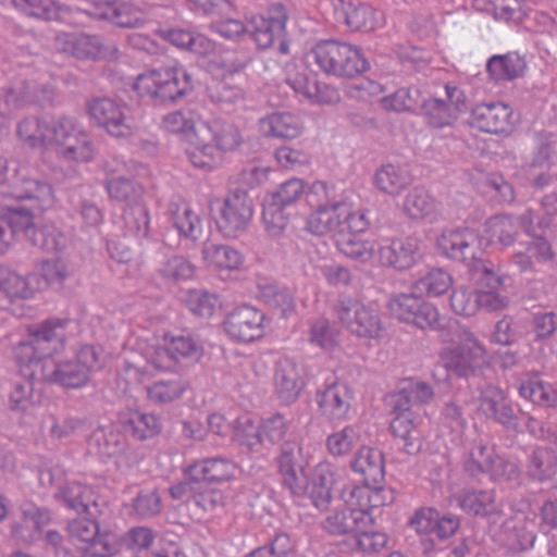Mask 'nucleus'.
Here are the masks:
<instances>
[{
	"mask_svg": "<svg viewBox=\"0 0 557 557\" xmlns=\"http://www.w3.org/2000/svg\"><path fill=\"white\" fill-rule=\"evenodd\" d=\"M301 446L294 442L285 443L276 458V471L281 483L295 497L308 496L311 505L325 511L333 499V492L338 484V474L330 461H321L311 470L305 484L302 481L304 466L297 463Z\"/></svg>",
	"mask_w": 557,
	"mask_h": 557,
	"instance_id": "obj_1",
	"label": "nucleus"
},
{
	"mask_svg": "<svg viewBox=\"0 0 557 557\" xmlns=\"http://www.w3.org/2000/svg\"><path fill=\"white\" fill-rule=\"evenodd\" d=\"M350 470L362 478V485L350 486L343 492L348 505L360 506L362 510H375L396 500L394 488L380 485L385 480L383 453L374 447L361 446L350 461Z\"/></svg>",
	"mask_w": 557,
	"mask_h": 557,
	"instance_id": "obj_2",
	"label": "nucleus"
},
{
	"mask_svg": "<svg viewBox=\"0 0 557 557\" xmlns=\"http://www.w3.org/2000/svg\"><path fill=\"white\" fill-rule=\"evenodd\" d=\"M71 324L67 318H50L30 326L29 339L14 349L20 372L25 376L37 375V370L45 366L42 360L64 348Z\"/></svg>",
	"mask_w": 557,
	"mask_h": 557,
	"instance_id": "obj_3",
	"label": "nucleus"
},
{
	"mask_svg": "<svg viewBox=\"0 0 557 557\" xmlns=\"http://www.w3.org/2000/svg\"><path fill=\"white\" fill-rule=\"evenodd\" d=\"M104 356L100 347L84 345L72 357L60 359L40 368L42 380L64 388H82L88 384L90 375L102 369Z\"/></svg>",
	"mask_w": 557,
	"mask_h": 557,
	"instance_id": "obj_4",
	"label": "nucleus"
},
{
	"mask_svg": "<svg viewBox=\"0 0 557 557\" xmlns=\"http://www.w3.org/2000/svg\"><path fill=\"white\" fill-rule=\"evenodd\" d=\"M136 91L154 103L173 102L191 89L190 75L183 66L153 69L137 76Z\"/></svg>",
	"mask_w": 557,
	"mask_h": 557,
	"instance_id": "obj_5",
	"label": "nucleus"
},
{
	"mask_svg": "<svg viewBox=\"0 0 557 557\" xmlns=\"http://www.w3.org/2000/svg\"><path fill=\"white\" fill-rule=\"evenodd\" d=\"M311 55L322 71L336 76L354 77L367 72L370 66L361 48L335 39L315 44L311 48Z\"/></svg>",
	"mask_w": 557,
	"mask_h": 557,
	"instance_id": "obj_6",
	"label": "nucleus"
},
{
	"mask_svg": "<svg viewBox=\"0 0 557 557\" xmlns=\"http://www.w3.org/2000/svg\"><path fill=\"white\" fill-rule=\"evenodd\" d=\"M441 362L459 376H469L486 363V350L467 327L459 329L440 352Z\"/></svg>",
	"mask_w": 557,
	"mask_h": 557,
	"instance_id": "obj_7",
	"label": "nucleus"
},
{
	"mask_svg": "<svg viewBox=\"0 0 557 557\" xmlns=\"http://www.w3.org/2000/svg\"><path fill=\"white\" fill-rule=\"evenodd\" d=\"M386 310L398 322L421 330H437L441 325V313L436 305L414 294L391 296Z\"/></svg>",
	"mask_w": 557,
	"mask_h": 557,
	"instance_id": "obj_8",
	"label": "nucleus"
},
{
	"mask_svg": "<svg viewBox=\"0 0 557 557\" xmlns=\"http://www.w3.org/2000/svg\"><path fill=\"white\" fill-rule=\"evenodd\" d=\"M343 227L360 231L364 227L362 216L354 214V208L348 202H334L330 207L314 209L307 220V230L313 235L331 234L338 240Z\"/></svg>",
	"mask_w": 557,
	"mask_h": 557,
	"instance_id": "obj_9",
	"label": "nucleus"
},
{
	"mask_svg": "<svg viewBox=\"0 0 557 557\" xmlns=\"http://www.w3.org/2000/svg\"><path fill=\"white\" fill-rule=\"evenodd\" d=\"M469 281L476 287L479 310L497 312L506 309L509 299L499 293L504 286V277L497 273L491 261L474 260L470 265Z\"/></svg>",
	"mask_w": 557,
	"mask_h": 557,
	"instance_id": "obj_10",
	"label": "nucleus"
},
{
	"mask_svg": "<svg viewBox=\"0 0 557 557\" xmlns=\"http://www.w3.org/2000/svg\"><path fill=\"white\" fill-rule=\"evenodd\" d=\"M335 312L338 322L352 335L375 339L382 334L383 324L377 311L358 299H341Z\"/></svg>",
	"mask_w": 557,
	"mask_h": 557,
	"instance_id": "obj_11",
	"label": "nucleus"
},
{
	"mask_svg": "<svg viewBox=\"0 0 557 557\" xmlns=\"http://www.w3.org/2000/svg\"><path fill=\"white\" fill-rule=\"evenodd\" d=\"M288 13L285 5L276 3L270 5L262 14L250 18L247 29L256 45L262 49L272 47L280 41V50L288 52V44L284 40Z\"/></svg>",
	"mask_w": 557,
	"mask_h": 557,
	"instance_id": "obj_12",
	"label": "nucleus"
},
{
	"mask_svg": "<svg viewBox=\"0 0 557 557\" xmlns=\"http://www.w3.org/2000/svg\"><path fill=\"white\" fill-rule=\"evenodd\" d=\"M125 111L126 107L108 97L94 98L87 102L90 119L114 137H128L133 134L134 120Z\"/></svg>",
	"mask_w": 557,
	"mask_h": 557,
	"instance_id": "obj_13",
	"label": "nucleus"
},
{
	"mask_svg": "<svg viewBox=\"0 0 557 557\" xmlns=\"http://www.w3.org/2000/svg\"><path fill=\"white\" fill-rule=\"evenodd\" d=\"M58 49L81 60H114L119 49L97 35L61 34L57 37Z\"/></svg>",
	"mask_w": 557,
	"mask_h": 557,
	"instance_id": "obj_14",
	"label": "nucleus"
},
{
	"mask_svg": "<svg viewBox=\"0 0 557 557\" xmlns=\"http://www.w3.org/2000/svg\"><path fill=\"white\" fill-rule=\"evenodd\" d=\"M201 356L202 347L197 341L190 335H177L156 349L151 362L157 369L173 370L176 366L195 363Z\"/></svg>",
	"mask_w": 557,
	"mask_h": 557,
	"instance_id": "obj_15",
	"label": "nucleus"
},
{
	"mask_svg": "<svg viewBox=\"0 0 557 557\" xmlns=\"http://www.w3.org/2000/svg\"><path fill=\"white\" fill-rule=\"evenodd\" d=\"M410 525L417 534H435L437 540L446 541L460 529V518L454 513L441 515L435 508H421L413 512Z\"/></svg>",
	"mask_w": 557,
	"mask_h": 557,
	"instance_id": "obj_16",
	"label": "nucleus"
},
{
	"mask_svg": "<svg viewBox=\"0 0 557 557\" xmlns=\"http://www.w3.org/2000/svg\"><path fill=\"white\" fill-rule=\"evenodd\" d=\"M467 469L472 474L487 473L493 480H510L518 475L517 465L497 456L491 446L472 448Z\"/></svg>",
	"mask_w": 557,
	"mask_h": 557,
	"instance_id": "obj_17",
	"label": "nucleus"
},
{
	"mask_svg": "<svg viewBox=\"0 0 557 557\" xmlns=\"http://www.w3.org/2000/svg\"><path fill=\"white\" fill-rule=\"evenodd\" d=\"M472 126L486 134H507L512 126V110L503 102L479 103L472 110Z\"/></svg>",
	"mask_w": 557,
	"mask_h": 557,
	"instance_id": "obj_18",
	"label": "nucleus"
},
{
	"mask_svg": "<svg viewBox=\"0 0 557 557\" xmlns=\"http://www.w3.org/2000/svg\"><path fill=\"white\" fill-rule=\"evenodd\" d=\"M352 393L345 383H333L317 393L315 403L321 416L329 421L348 418Z\"/></svg>",
	"mask_w": 557,
	"mask_h": 557,
	"instance_id": "obj_19",
	"label": "nucleus"
},
{
	"mask_svg": "<svg viewBox=\"0 0 557 557\" xmlns=\"http://www.w3.org/2000/svg\"><path fill=\"white\" fill-rule=\"evenodd\" d=\"M479 236L471 230L449 231L443 233L437 239V247L449 259L468 263V268L474 260H482L474 255V243Z\"/></svg>",
	"mask_w": 557,
	"mask_h": 557,
	"instance_id": "obj_20",
	"label": "nucleus"
},
{
	"mask_svg": "<svg viewBox=\"0 0 557 557\" xmlns=\"http://www.w3.org/2000/svg\"><path fill=\"white\" fill-rule=\"evenodd\" d=\"M420 242L417 237H401L381 247L379 259L382 264L391 265L396 270H408L420 259Z\"/></svg>",
	"mask_w": 557,
	"mask_h": 557,
	"instance_id": "obj_21",
	"label": "nucleus"
},
{
	"mask_svg": "<svg viewBox=\"0 0 557 557\" xmlns=\"http://www.w3.org/2000/svg\"><path fill=\"white\" fill-rule=\"evenodd\" d=\"M520 224L513 216L496 215L484 223L483 234L479 237V244L483 248L499 245L509 247L516 240Z\"/></svg>",
	"mask_w": 557,
	"mask_h": 557,
	"instance_id": "obj_22",
	"label": "nucleus"
},
{
	"mask_svg": "<svg viewBox=\"0 0 557 557\" xmlns=\"http://www.w3.org/2000/svg\"><path fill=\"white\" fill-rule=\"evenodd\" d=\"M354 214L361 216L364 227L360 231L343 227V231L338 233L336 246L348 258L367 261L373 257L375 249L373 243L364 242L361 237L362 233L369 228L370 221L362 210L354 209Z\"/></svg>",
	"mask_w": 557,
	"mask_h": 557,
	"instance_id": "obj_23",
	"label": "nucleus"
},
{
	"mask_svg": "<svg viewBox=\"0 0 557 557\" xmlns=\"http://www.w3.org/2000/svg\"><path fill=\"white\" fill-rule=\"evenodd\" d=\"M518 392L521 398L534 406L557 407V388L552 383L543 380L539 372H528L522 376Z\"/></svg>",
	"mask_w": 557,
	"mask_h": 557,
	"instance_id": "obj_24",
	"label": "nucleus"
},
{
	"mask_svg": "<svg viewBox=\"0 0 557 557\" xmlns=\"http://www.w3.org/2000/svg\"><path fill=\"white\" fill-rule=\"evenodd\" d=\"M244 191L240 188L231 190L224 200L218 220L219 230L225 237L239 238L244 234Z\"/></svg>",
	"mask_w": 557,
	"mask_h": 557,
	"instance_id": "obj_25",
	"label": "nucleus"
},
{
	"mask_svg": "<svg viewBox=\"0 0 557 557\" xmlns=\"http://www.w3.org/2000/svg\"><path fill=\"white\" fill-rule=\"evenodd\" d=\"M479 410L484 417L494 419L508 428L517 422L513 408L509 404L506 394L494 385H490L482 391Z\"/></svg>",
	"mask_w": 557,
	"mask_h": 557,
	"instance_id": "obj_26",
	"label": "nucleus"
},
{
	"mask_svg": "<svg viewBox=\"0 0 557 557\" xmlns=\"http://www.w3.org/2000/svg\"><path fill=\"white\" fill-rule=\"evenodd\" d=\"M527 71V61L516 51L496 54L486 61L488 78L495 83L512 82Z\"/></svg>",
	"mask_w": 557,
	"mask_h": 557,
	"instance_id": "obj_27",
	"label": "nucleus"
},
{
	"mask_svg": "<svg viewBox=\"0 0 557 557\" xmlns=\"http://www.w3.org/2000/svg\"><path fill=\"white\" fill-rule=\"evenodd\" d=\"M94 18L110 21L124 28L140 27L147 21L146 14L140 9L121 0L104 3L100 11L94 13Z\"/></svg>",
	"mask_w": 557,
	"mask_h": 557,
	"instance_id": "obj_28",
	"label": "nucleus"
},
{
	"mask_svg": "<svg viewBox=\"0 0 557 557\" xmlns=\"http://www.w3.org/2000/svg\"><path fill=\"white\" fill-rule=\"evenodd\" d=\"M288 84L297 95L317 103H333L339 99L337 89L321 85L313 73H298L288 78Z\"/></svg>",
	"mask_w": 557,
	"mask_h": 557,
	"instance_id": "obj_29",
	"label": "nucleus"
},
{
	"mask_svg": "<svg viewBox=\"0 0 557 557\" xmlns=\"http://www.w3.org/2000/svg\"><path fill=\"white\" fill-rule=\"evenodd\" d=\"M13 188L14 197L32 201L34 209L44 211L52 207L54 202L52 187L47 182L22 176Z\"/></svg>",
	"mask_w": 557,
	"mask_h": 557,
	"instance_id": "obj_30",
	"label": "nucleus"
},
{
	"mask_svg": "<svg viewBox=\"0 0 557 557\" xmlns=\"http://www.w3.org/2000/svg\"><path fill=\"white\" fill-rule=\"evenodd\" d=\"M57 497L67 508L77 512L95 517L98 511V504L92 488L79 482L67 483L59 491Z\"/></svg>",
	"mask_w": 557,
	"mask_h": 557,
	"instance_id": "obj_31",
	"label": "nucleus"
},
{
	"mask_svg": "<svg viewBox=\"0 0 557 557\" xmlns=\"http://www.w3.org/2000/svg\"><path fill=\"white\" fill-rule=\"evenodd\" d=\"M405 214L414 220L436 221L440 216L438 203L430 193L421 187L412 189L404 199Z\"/></svg>",
	"mask_w": 557,
	"mask_h": 557,
	"instance_id": "obj_32",
	"label": "nucleus"
},
{
	"mask_svg": "<svg viewBox=\"0 0 557 557\" xmlns=\"http://www.w3.org/2000/svg\"><path fill=\"white\" fill-rule=\"evenodd\" d=\"M263 135L283 139H295L300 136L302 125L299 117L288 112H276L261 121Z\"/></svg>",
	"mask_w": 557,
	"mask_h": 557,
	"instance_id": "obj_33",
	"label": "nucleus"
},
{
	"mask_svg": "<svg viewBox=\"0 0 557 557\" xmlns=\"http://www.w3.org/2000/svg\"><path fill=\"white\" fill-rule=\"evenodd\" d=\"M371 512H363L361 518V525H358L354 533V541L356 549L363 554H376L385 549L387 544V535L383 531L374 529L375 520L370 515Z\"/></svg>",
	"mask_w": 557,
	"mask_h": 557,
	"instance_id": "obj_34",
	"label": "nucleus"
},
{
	"mask_svg": "<svg viewBox=\"0 0 557 557\" xmlns=\"http://www.w3.org/2000/svg\"><path fill=\"white\" fill-rule=\"evenodd\" d=\"M454 285L453 275L440 268L424 272L412 283V289L421 296L437 298L447 294Z\"/></svg>",
	"mask_w": 557,
	"mask_h": 557,
	"instance_id": "obj_35",
	"label": "nucleus"
},
{
	"mask_svg": "<svg viewBox=\"0 0 557 557\" xmlns=\"http://www.w3.org/2000/svg\"><path fill=\"white\" fill-rule=\"evenodd\" d=\"M345 21L352 32H374L386 24L383 12L368 4L348 5Z\"/></svg>",
	"mask_w": 557,
	"mask_h": 557,
	"instance_id": "obj_36",
	"label": "nucleus"
},
{
	"mask_svg": "<svg viewBox=\"0 0 557 557\" xmlns=\"http://www.w3.org/2000/svg\"><path fill=\"white\" fill-rule=\"evenodd\" d=\"M301 375L296 363L284 359L276 370V392L285 404L294 403L301 392Z\"/></svg>",
	"mask_w": 557,
	"mask_h": 557,
	"instance_id": "obj_37",
	"label": "nucleus"
},
{
	"mask_svg": "<svg viewBox=\"0 0 557 557\" xmlns=\"http://www.w3.org/2000/svg\"><path fill=\"white\" fill-rule=\"evenodd\" d=\"M392 433L401 438L408 453L417 451L421 444L417 422L410 408L395 407V417L391 421Z\"/></svg>",
	"mask_w": 557,
	"mask_h": 557,
	"instance_id": "obj_38",
	"label": "nucleus"
},
{
	"mask_svg": "<svg viewBox=\"0 0 557 557\" xmlns=\"http://www.w3.org/2000/svg\"><path fill=\"white\" fill-rule=\"evenodd\" d=\"M412 182L407 166L385 164L375 172L374 185L385 194L399 195Z\"/></svg>",
	"mask_w": 557,
	"mask_h": 557,
	"instance_id": "obj_39",
	"label": "nucleus"
},
{
	"mask_svg": "<svg viewBox=\"0 0 557 557\" xmlns=\"http://www.w3.org/2000/svg\"><path fill=\"white\" fill-rule=\"evenodd\" d=\"M347 505L343 510L334 511L326 516L323 522V530L329 534H351L354 536L358 525H362V513L372 510H362L361 507Z\"/></svg>",
	"mask_w": 557,
	"mask_h": 557,
	"instance_id": "obj_40",
	"label": "nucleus"
},
{
	"mask_svg": "<svg viewBox=\"0 0 557 557\" xmlns=\"http://www.w3.org/2000/svg\"><path fill=\"white\" fill-rule=\"evenodd\" d=\"M202 260L208 267L239 273L242 253L228 245L205 243Z\"/></svg>",
	"mask_w": 557,
	"mask_h": 557,
	"instance_id": "obj_41",
	"label": "nucleus"
},
{
	"mask_svg": "<svg viewBox=\"0 0 557 557\" xmlns=\"http://www.w3.org/2000/svg\"><path fill=\"white\" fill-rule=\"evenodd\" d=\"M121 423L124 432L138 441L156 436L162 428L158 417L140 411H132L124 416Z\"/></svg>",
	"mask_w": 557,
	"mask_h": 557,
	"instance_id": "obj_42",
	"label": "nucleus"
},
{
	"mask_svg": "<svg viewBox=\"0 0 557 557\" xmlns=\"http://www.w3.org/2000/svg\"><path fill=\"white\" fill-rule=\"evenodd\" d=\"M125 446L124 436L113 430L96 429L88 438V450L100 457H114L121 454Z\"/></svg>",
	"mask_w": 557,
	"mask_h": 557,
	"instance_id": "obj_43",
	"label": "nucleus"
},
{
	"mask_svg": "<svg viewBox=\"0 0 557 557\" xmlns=\"http://www.w3.org/2000/svg\"><path fill=\"white\" fill-rule=\"evenodd\" d=\"M169 215L173 226L178 231L180 235L197 240L201 234L200 220L185 202H171L169 205Z\"/></svg>",
	"mask_w": 557,
	"mask_h": 557,
	"instance_id": "obj_44",
	"label": "nucleus"
},
{
	"mask_svg": "<svg viewBox=\"0 0 557 557\" xmlns=\"http://www.w3.org/2000/svg\"><path fill=\"white\" fill-rule=\"evenodd\" d=\"M28 242L44 251L57 252L67 247L70 237L55 224L45 223L36 226Z\"/></svg>",
	"mask_w": 557,
	"mask_h": 557,
	"instance_id": "obj_45",
	"label": "nucleus"
},
{
	"mask_svg": "<svg viewBox=\"0 0 557 557\" xmlns=\"http://www.w3.org/2000/svg\"><path fill=\"white\" fill-rule=\"evenodd\" d=\"M203 133L215 141V148L224 151H233L242 144L239 128L230 122H214L212 126L201 125L198 134Z\"/></svg>",
	"mask_w": 557,
	"mask_h": 557,
	"instance_id": "obj_46",
	"label": "nucleus"
},
{
	"mask_svg": "<svg viewBox=\"0 0 557 557\" xmlns=\"http://www.w3.org/2000/svg\"><path fill=\"white\" fill-rule=\"evenodd\" d=\"M59 153L69 161L88 162L94 158L95 147L89 135L77 128L61 146Z\"/></svg>",
	"mask_w": 557,
	"mask_h": 557,
	"instance_id": "obj_47",
	"label": "nucleus"
},
{
	"mask_svg": "<svg viewBox=\"0 0 557 557\" xmlns=\"http://www.w3.org/2000/svg\"><path fill=\"white\" fill-rule=\"evenodd\" d=\"M193 472L206 484L220 483L233 475L234 466L223 458H210L193 466Z\"/></svg>",
	"mask_w": 557,
	"mask_h": 557,
	"instance_id": "obj_48",
	"label": "nucleus"
},
{
	"mask_svg": "<svg viewBox=\"0 0 557 557\" xmlns=\"http://www.w3.org/2000/svg\"><path fill=\"white\" fill-rule=\"evenodd\" d=\"M360 435L352 426H345L325 437V448L334 458L348 457L359 444Z\"/></svg>",
	"mask_w": 557,
	"mask_h": 557,
	"instance_id": "obj_49",
	"label": "nucleus"
},
{
	"mask_svg": "<svg viewBox=\"0 0 557 557\" xmlns=\"http://www.w3.org/2000/svg\"><path fill=\"white\" fill-rule=\"evenodd\" d=\"M32 276H22L8 267L0 265V292L10 298H30L34 288L30 284Z\"/></svg>",
	"mask_w": 557,
	"mask_h": 557,
	"instance_id": "obj_50",
	"label": "nucleus"
},
{
	"mask_svg": "<svg viewBox=\"0 0 557 557\" xmlns=\"http://www.w3.org/2000/svg\"><path fill=\"white\" fill-rule=\"evenodd\" d=\"M23 376L22 381H17L13 385L10 393V407L12 410L26 411L39 401V395L34 392V379L42 380L40 370H37L35 376Z\"/></svg>",
	"mask_w": 557,
	"mask_h": 557,
	"instance_id": "obj_51",
	"label": "nucleus"
},
{
	"mask_svg": "<svg viewBox=\"0 0 557 557\" xmlns=\"http://www.w3.org/2000/svg\"><path fill=\"white\" fill-rule=\"evenodd\" d=\"M460 508L475 516L497 513L496 497L490 491L467 492L459 500Z\"/></svg>",
	"mask_w": 557,
	"mask_h": 557,
	"instance_id": "obj_52",
	"label": "nucleus"
},
{
	"mask_svg": "<svg viewBox=\"0 0 557 557\" xmlns=\"http://www.w3.org/2000/svg\"><path fill=\"white\" fill-rule=\"evenodd\" d=\"M186 389L187 383L181 379L158 381L146 387L149 400L157 405L177 400Z\"/></svg>",
	"mask_w": 557,
	"mask_h": 557,
	"instance_id": "obj_53",
	"label": "nucleus"
},
{
	"mask_svg": "<svg viewBox=\"0 0 557 557\" xmlns=\"http://www.w3.org/2000/svg\"><path fill=\"white\" fill-rule=\"evenodd\" d=\"M158 273L170 282L186 281L194 276L195 267L184 256L171 255L159 263Z\"/></svg>",
	"mask_w": 557,
	"mask_h": 557,
	"instance_id": "obj_54",
	"label": "nucleus"
},
{
	"mask_svg": "<svg viewBox=\"0 0 557 557\" xmlns=\"http://www.w3.org/2000/svg\"><path fill=\"white\" fill-rule=\"evenodd\" d=\"M33 207H10L7 212L1 216L12 231V238L20 233H24L27 240L32 237L36 226L34 224Z\"/></svg>",
	"mask_w": 557,
	"mask_h": 557,
	"instance_id": "obj_55",
	"label": "nucleus"
},
{
	"mask_svg": "<svg viewBox=\"0 0 557 557\" xmlns=\"http://www.w3.org/2000/svg\"><path fill=\"white\" fill-rule=\"evenodd\" d=\"M258 297L277 310L282 317H288L295 311L294 297L287 288H277L273 284L259 286Z\"/></svg>",
	"mask_w": 557,
	"mask_h": 557,
	"instance_id": "obj_56",
	"label": "nucleus"
},
{
	"mask_svg": "<svg viewBox=\"0 0 557 557\" xmlns=\"http://www.w3.org/2000/svg\"><path fill=\"white\" fill-rule=\"evenodd\" d=\"M106 188L112 199L125 201L129 205L139 202L138 199L144 191L143 187L131 178V175L108 178Z\"/></svg>",
	"mask_w": 557,
	"mask_h": 557,
	"instance_id": "obj_57",
	"label": "nucleus"
},
{
	"mask_svg": "<svg viewBox=\"0 0 557 557\" xmlns=\"http://www.w3.org/2000/svg\"><path fill=\"white\" fill-rule=\"evenodd\" d=\"M17 135L30 147L48 145V120L36 116L24 119L17 127Z\"/></svg>",
	"mask_w": 557,
	"mask_h": 557,
	"instance_id": "obj_58",
	"label": "nucleus"
},
{
	"mask_svg": "<svg viewBox=\"0 0 557 557\" xmlns=\"http://www.w3.org/2000/svg\"><path fill=\"white\" fill-rule=\"evenodd\" d=\"M123 220L126 230L136 237L146 238L148 236L150 218L144 203L136 202L125 208Z\"/></svg>",
	"mask_w": 557,
	"mask_h": 557,
	"instance_id": "obj_59",
	"label": "nucleus"
},
{
	"mask_svg": "<svg viewBox=\"0 0 557 557\" xmlns=\"http://www.w3.org/2000/svg\"><path fill=\"white\" fill-rule=\"evenodd\" d=\"M12 4L20 11L35 17L53 20L59 16L65 8L54 0H11Z\"/></svg>",
	"mask_w": 557,
	"mask_h": 557,
	"instance_id": "obj_60",
	"label": "nucleus"
},
{
	"mask_svg": "<svg viewBox=\"0 0 557 557\" xmlns=\"http://www.w3.org/2000/svg\"><path fill=\"white\" fill-rule=\"evenodd\" d=\"M184 301L189 311L206 319L212 317L218 306V297L205 289L188 290Z\"/></svg>",
	"mask_w": 557,
	"mask_h": 557,
	"instance_id": "obj_61",
	"label": "nucleus"
},
{
	"mask_svg": "<svg viewBox=\"0 0 557 557\" xmlns=\"http://www.w3.org/2000/svg\"><path fill=\"white\" fill-rule=\"evenodd\" d=\"M309 335L310 342L324 350L331 351L338 345V331L326 318H317L310 326Z\"/></svg>",
	"mask_w": 557,
	"mask_h": 557,
	"instance_id": "obj_62",
	"label": "nucleus"
},
{
	"mask_svg": "<svg viewBox=\"0 0 557 557\" xmlns=\"http://www.w3.org/2000/svg\"><path fill=\"white\" fill-rule=\"evenodd\" d=\"M121 541L114 533L106 532L92 540L83 550L84 557H112L121 549Z\"/></svg>",
	"mask_w": 557,
	"mask_h": 557,
	"instance_id": "obj_63",
	"label": "nucleus"
},
{
	"mask_svg": "<svg viewBox=\"0 0 557 557\" xmlns=\"http://www.w3.org/2000/svg\"><path fill=\"white\" fill-rule=\"evenodd\" d=\"M121 541L114 533L106 532L92 540L83 550L84 557H112L121 549Z\"/></svg>",
	"mask_w": 557,
	"mask_h": 557,
	"instance_id": "obj_64",
	"label": "nucleus"
}]
</instances>
